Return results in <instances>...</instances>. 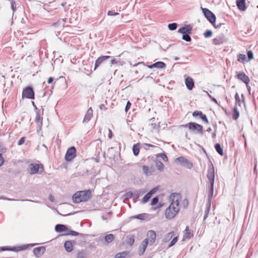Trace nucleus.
<instances>
[{
  "mask_svg": "<svg viewBox=\"0 0 258 258\" xmlns=\"http://www.w3.org/2000/svg\"><path fill=\"white\" fill-rule=\"evenodd\" d=\"M117 61L115 59H112L111 60V64H115V63H117Z\"/></svg>",
  "mask_w": 258,
  "mask_h": 258,
  "instance_id": "64",
  "label": "nucleus"
},
{
  "mask_svg": "<svg viewBox=\"0 0 258 258\" xmlns=\"http://www.w3.org/2000/svg\"><path fill=\"white\" fill-rule=\"evenodd\" d=\"M49 200L51 202H54V201H55L54 198L53 197V196L51 194H50L49 196Z\"/></svg>",
  "mask_w": 258,
  "mask_h": 258,
  "instance_id": "59",
  "label": "nucleus"
},
{
  "mask_svg": "<svg viewBox=\"0 0 258 258\" xmlns=\"http://www.w3.org/2000/svg\"><path fill=\"white\" fill-rule=\"evenodd\" d=\"M76 148L74 147L69 148L68 149L67 153L66 154V160L68 161H72L73 159L75 158V157L76 156Z\"/></svg>",
  "mask_w": 258,
  "mask_h": 258,
  "instance_id": "10",
  "label": "nucleus"
},
{
  "mask_svg": "<svg viewBox=\"0 0 258 258\" xmlns=\"http://www.w3.org/2000/svg\"><path fill=\"white\" fill-rule=\"evenodd\" d=\"M23 98L28 99L34 98V92L31 87L28 86L23 89L22 92Z\"/></svg>",
  "mask_w": 258,
  "mask_h": 258,
  "instance_id": "7",
  "label": "nucleus"
},
{
  "mask_svg": "<svg viewBox=\"0 0 258 258\" xmlns=\"http://www.w3.org/2000/svg\"><path fill=\"white\" fill-rule=\"evenodd\" d=\"M70 234L73 236H78L80 234L76 231L71 230Z\"/></svg>",
  "mask_w": 258,
  "mask_h": 258,
  "instance_id": "55",
  "label": "nucleus"
},
{
  "mask_svg": "<svg viewBox=\"0 0 258 258\" xmlns=\"http://www.w3.org/2000/svg\"><path fill=\"white\" fill-rule=\"evenodd\" d=\"M133 151L134 154L135 156H137L139 154L140 151V147L139 144H135L133 146Z\"/></svg>",
  "mask_w": 258,
  "mask_h": 258,
  "instance_id": "29",
  "label": "nucleus"
},
{
  "mask_svg": "<svg viewBox=\"0 0 258 258\" xmlns=\"http://www.w3.org/2000/svg\"><path fill=\"white\" fill-rule=\"evenodd\" d=\"M177 24L176 23H173L169 24L168 25V29L171 31H173L176 29L177 27Z\"/></svg>",
  "mask_w": 258,
  "mask_h": 258,
  "instance_id": "31",
  "label": "nucleus"
},
{
  "mask_svg": "<svg viewBox=\"0 0 258 258\" xmlns=\"http://www.w3.org/2000/svg\"><path fill=\"white\" fill-rule=\"evenodd\" d=\"M64 247L68 252H71L73 250V245L70 241H66L64 242Z\"/></svg>",
  "mask_w": 258,
  "mask_h": 258,
  "instance_id": "23",
  "label": "nucleus"
},
{
  "mask_svg": "<svg viewBox=\"0 0 258 258\" xmlns=\"http://www.w3.org/2000/svg\"><path fill=\"white\" fill-rule=\"evenodd\" d=\"M91 195L90 190L78 191L73 195L72 199L75 203L87 202L91 198Z\"/></svg>",
  "mask_w": 258,
  "mask_h": 258,
  "instance_id": "2",
  "label": "nucleus"
},
{
  "mask_svg": "<svg viewBox=\"0 0 258 258\" xmlns=\"http://www.w3.org/2000/svg\"><path fill=\"white\" fill-rule=\"evenodd\" d=\"M223 42L224 39L222 36H218L213 40V44L216 45H221L223 44Z\"/></svg>",
  "mask_w": 258,
  "mask_h": 258,
  "instance_id": "22",
  "label": "nucleus"
},
{
  "mask_svg": "<svg viewBox=\"0 0 258 258\" xmlns=\"http://www.w3.org/2000/svg\"><path fill=\"white\" fill-rule=\"evenodd\" d=\"M158 156L161 157L164 161H168V158L167 156L164 153L159 154Z\"/></svg>",
  "mask_w": 258,
  "mask_h": 258,
  "instance_id": "49",
  "label": "nucleus"
},
{
  "mask_svg": "<svg viewBox=\"0 0 258 258\" xmlns=\"http://www.w3.org/2000/svg\"><path fill=\"white\" fill-rule=\"evenodd\" d=\"M128 254V252L126 251L117 253L115 255L114 258H125Z\"/></svg>",
  "mask_w": 258,
  "mask_h": 258,
  "instance_id": "27",
  "label": "nucleus"
},
{
  "mask_svg": "<svg viewBox=\"0 0 258 258\" xmlns=\"http://www.w3.org/2000/svg\"><path fill=\"white\" fill-rule=\"evenodd\" d=\"M190 33L182 34V39L187 42H190L191 40V37L189 36Z\"/></svg>",
  "mask_w": 258,
  "mask_h": 258,
  "instance_id": "32",
  "label": "nucleus"
},
{
  "mask_svg": "<svg viewBox=\"0 0 258 258\" xmlns=\"http://www.w3.org/2000/svg\"><path fill=\"white\" fill-rule=\"evenodd\" d=\"M22 202H23V201H29V202H34V203H39L40 202H38V201H32V200H21Z\"/></svg>",
  "mask_w": 258,
  "mask_h": 258,
  "instance_id": "62",
  "label": "nucleus"
},
{
  "mask_svg": "<svg viewBox=\"0 0 258 258\" xmlns=\"http://www.w3.org/2000/svg\"><path fill=\"white\" fill-rule=\"evenodd\" d=\"M108 16H116L118 15L119 14L116 12H114L111 11H109L107 13Z\"/></svg>",
  "mask_w": 258,
  "mask_h": 258,
  "instance_id": "53",
  "label": "nucleus"
},
{
  "mask_svg": "<svg viewBox=\"0 0 258 258\" xmlns=\"http://www.w3.org/2000/svg\"><path fill=\"white\" fill-rule=\"evenodd\" d=\"M135 218H137V219H141V220H142V219H144V215L143 214H139L137 216H135Z\"/></svg>",
  "mask_w": 258,
  "mask_h": 258,
  "instance_id": "57",
  "label": "nucleus"
},
{
  "mask_svg": "<svg viewBox=\"0 0 258 258\" xmlns=\"http://www.w3.org/2000/svg\"><path fill=\"white\" fill-rule=\"evenodd\" d=\"M36 243L34 244H24L21 246H15V247H8V246H4L0 247V251H5V250H10L13 251H19L25 250L27 249L29 247H33L36 245Z\"/></svg>",
  "mask_w": 258,
  "mask_h": 258,
  "instance_id": "5",
  "label": "nucleus"
},
{
  "mask_svg": "<svg viewBox=\"0 0 258 258\" xmlns=\"http://www.w3.org/2000/svg\"><path fill=\"white\" fill-rule=\"evenodd\" d=\"M166 67V64L162 61H158L155 62L151 65L148 66V67L150 69H152L153 68H157L158 69H162Z\"/></svg>",
  "mask_w": 258,
  "mask_h": 258,
  "instance_id": "19",
  "label": "nucleus"
},
{
  "mask_svg": "<svg viewBox=\"0 0 258 258\" xmlns=\"http://www.w3.org/2000/svg\"><path fill=\"white\" fill-rule=\"evenodd\" d=\"M246 57L245 54H240L238 55V61L243 62V61L246 60Z\"/></svg>",
  "mask_w": 258,
  "mask_h": 258,
  "instance_id": "40",
  "label": "nucleus"
},
{
  "mask_svg": "<svg viewBox=\"0 0 258 258\" xmlns=\"http://www.w3.org/2000/svg\"><path fill=\"white\" fill-rule=\"evenodd\" d=\"M88 256V253L85 250H79L77 252V258H87Z\"/></svg>",
  "mask_w": 258,
  "mask_h": 258,
  "instance_id": "20",
  "label": "nucleus"
},
{
  "mask_svg": "<svg viewBox=\"0 0 258 258\" xmlns=\"http://www.w3.org/2000/svg\"><path fill=\"white\" fill-rule=\"evenodd\" d=\"M114 236L112 234H108L104 237L105 241L107 243L111 242L114 240Z\"/></svg>",
  "mask_w": 258,
  "mask_h": 258,
  "instance_id": "26",
  "label": "nucleus"
},
{
  "mask_svg": "<svg viewBox=\"0 0 258 258\" xmlns=\"http://www.w3.org/2000/svg\"><path fill=\"white\" fill-rule=\"evenodd\" d=\"M156 166L157 169L159 170H162L164 168V165L161 162L157 163Z\"/></svg>",
  "mask_w": 258,
  "mask_h": 258,
  "instance_id": "44",
  "label": "nucleus"
},
{
  "mask_svg": "<svg viewBox=\"0 0 258 258\" xmlns=\"http://www.w3.org/2000/svg\"><path fill=\"white\" fill-rule=\"evenodd\" d=\"M133 196V194L131 192H128L126 194V196L128 198H131Z\"/></svg>",
  "mask_w": 258,
  "mask_h": 258,
  "instance_id": "60",
  "label": "nucleus"
},
{
  "mask_svg": "<svg viewBox=\"0 0 258 258\" xmlns=\"http://www.w3.org/2000/svg\"><path fill=\"white\" fill-rule=\"evenodd\" d=\"M213 192H214V185H211L210 187L209 194L208 195V198H209V200H210L212 198V197L213 196Z\"/></svg>",
  "mask_w": 258,
  "mask_h": 258,
  "instance_id": "37",
  "label": "nucleus"
},
{
  "mask_svg": "<svg viewBox=\"0 0 258 258\" xmlns=\"http://www.w3.org/2000/svg\"><path fill=\"white\" fill-rule=\"evenodd\" d=\"M25 141V137H22L18 141V145H22L24 142Z\"/></svg>",
  "mask_w": 258,
  "mask_h": 258,
  "instance_id": "52",
  "label": "nucleus"
},
{
  "mask_svg": "<svg viewBox=\"0 0 258 258\" xmlns=\"http://www.w3.org/2000/svg\"><path fill=\"white\" fill-rule=\"evenodd\" d=\"M66 19H62L61 20H59V21H57V22L56 23H54V25H60L61 27H64V24L66 23Z\"/></svg>",
  "mask_w": 258,
  "mask_h": 258,
  "instance_id": "35",
  "label": "nucleus"
},
{
  "mask_svg": "<svg viewBox=\"0 0 258 258\" xmlns=\"http://www.w3.org/2000/svg\"><path fill=\"white\" fill-rule=\"evenodd\" d=\"M11 8L13 12H15L16 10V3L14 0H11Z\"/></svg>",
  "mask_w": 258,
  "mask_h": 258,
  "instance_id": "48",
  "label": "nucleus"
},
{
  "mask_svg": "<svg viewBox=\"0 0 258 258\" xmlns=\"http://www.w3.org/2000/svg\"><path fill=\"white\" fill-rule=\"evenodd\" d=\"M245 0H236V5L239 9L241 11H243L245 10Z\"/></svg>",
  "mask_w": 258,
  "mask_h": 258,
  "instance_id": "21",
  "label": "nucleus"
},
{
  "mask_svg": "<svg viewBox=\"0 0 258 258\" xmlns=\"http://www.w3.org/2000/svg\"><path fill=\"white\" fill-rule=\"evenodd\" d=\"M237 78L239 80H241L246 85L248 84V83L250 81V80H249L248 77L247 76H246L244 73L240 72L237 74Z\"/></svg>",
  "mask_w": 258,
  "mask_h": 258,
  "instance_id": "14",
  "label": "nucleus"
},
{
  "mask_svg": "<svg viewBox=\"0 0 258 258\" xmlns=\"http://www.w3.org/2000/svg\"><path fill=\"white\" fill-rule=\"evenodd\" d=\"M131 106V103L130 101H128L126 104L125 107V111L127 112L128 110L130 109Z\"/></svg>",
  "mask_w": 258,
  "mask_h": 258,
  "instance_id": "51",
  "label": "nucleus"
},
{
  "mask_svg": "<svg viewBox=\"0 0 258 258\" xmlns=\"http://www.w3.org/2000/svg\"><path fill=\"white\" fill-rule=\"evenodd\" d=\"M148 244H149L147 242L146 240H144L140 244L138 250V253L140 255H142L144 254Z\"/></svg>",
  "mask_w": 258,
  "mask_h": 258,
  "instance_id": "13",
  "label": "nucleus"
},
{
  "mask_svg": "<svg viewBox=\"0 0 258 258\" xmlns=\"http://www.w3.org/2000/svg\"><path fill=\"white\" fill-rule=\"evenodd\" d=\"M180 196L179 194L172 193L169 197L170 204L165 211V217L168 219H173L179 211V201Z\"/></svg>",
  "mask_w": 258,
  "mask_h": 258,
  "instance_id": "1",
  "label": "nucleus"
},
{
  "mask_svg": "<svg viewBox=\"0 0 258 258\" xmlns=\"http://www.w3.org/2000/svg\"><path fill=\"white\" fill-rule=\"evenodd\" d=\"M202 112L201 111L196 110L192 113V116L194 117L200 116L202 115Z\"/></svg>",
  "mask_w": 258,
  "mask_h": 258,
  "instance_id": "42",
  "label": "nucleus"
},
{
  "mask_svg": "<svg viewBox=\"0 0 258 258\" xmlns=\"http://www.w3.org/2000/svg\"><path fill=\"white\" fill-rule=\"evenodd\" d=\"M134 242L135 239L133 236L127 237L126 243L127 244L130 245V246H132L134 244Z\"/></svg>",
  "mask_w": 258,
  "mask_h": 258,
  "instance_id": "34",
  "label": "nucleus"
},
{
  "mask_svg": "<svg viewBox=\"0 0 258 258\" xmlns=\"http://www.w3.org/2000/svg\"><path fill=\"white\" fill-rule=\"evenodd\" d=\"M185 127H188L189 130L197 134L202 135L203 134V127L197 123L190 122L187 124L182 125Z\"/></svg>",
  "mask_w": 258,
  "mask_h": 258,
  "instance_id": "4",
  "label": "nucleus"
},
{
  "mask_svg": "<svg viewBox=\"0 0 258 258\" xmlns=\"http://www.w3.org/2000/svg\"><path fill=\"white\" fill-rule=\"evenodd\" d=\"M159 201L158 198L157 197H154L151 201V205L152 206L155 205L156 204L158 203Z\"/></svg>",
  "mask_w": 258,
  "mask_h": 258,
  "instance_id": "45",
  "label": "nucleus"
},
{
  "mask_svg": "<svg viewBox=\"0 0 258 258\" xmlns=\"http://www.w3.org/2000/svg\"><path fill=\"white\" fill-rule=\"evenodd\" d=\"M184 238H190L191 236V233L189 231V228L187 226L185 229Z\"/></svg>",
  "mask_w": 258,
  "mask_h": 258,
  "instance_id": "33",
  "label": "nucleus"
},
{
  "mask_svg": "<svg viewBox=\"0 0 258 258\" xmlns=\"http://www.w3.org/2000/svg\"><path fill=\"white\" fill-rule=\"evenodd\" d=\"M110 57V56L106 55V56H102L98 57L95 63V68L94 70H95L100 64H101L104 61L108 59Z\"/></svg>",
  "mask_w": 258,
  "mask_h": 258,
  "instance_id": "17",
  "label": "nucleus"
},
{
  "mask_svg": "<svg viewBox=\"0 0 258 258\" xmlns=\"http://www.w3.org/2000/svg\"><path fill=\"white\" fill-rule=\"evenodd\" d=\"M247 57H248V59H251L253 58V52H252V51L249 50L247 52Z\"/></svg>",
  "mask_w": 258,
  "mask_h": 258,
  "instance_id": "50",
  "label": "nucleus"
},
{
  "mask_svg": "<svg viewBox=\"0 0 258 258\" xmlns=\"http://www.w3.org/2000/svg\"><path fill=\"white\" fill-rule=\"evenodd\" d=\"M41 173L44 170L43 166L42 164L31 163L28 166L29 173L31 174H34L38 172Z\"/></svg>",
  "mask_w": 258,
  "mask_h": 258,
  "instance_id": "6",
  "label": "nucleus"
},
{
  "mask_svg": "<svg viewBox=\"0 0 258 258\" xmlns=\"http://www.w3.org/2000/svg\"><path fill=\"white\" fill-rule=\"evenodd\" d=\"M201 119L207 123H209L208 119L206 115L202 113V115L200 116Z\"/></svg>",
  "mask_w": 258,
  "mask_h": 258,
  "instance_id": "47",
  "label": "nucleus"
},
{
  "mask_svg": "<svg viewBox=\"0 0 258 258\" xmlns=\"http://www.w3.org/2000/svg\"><path fill=\"white\" fill-rule=\"evenodd\" d=\"M93 116V110L91 107H90L85 114L84 119L83 123L88 122Z\"/></svg>",
  "mask_w": 258,
  "mask_h": 258,
  "instance_id": "15",
  "label": "nucleus"
},
{
  "mask_svg": "<svg viewBox=\"0 0 258 258\" xmlns=\"http://www.w3.org/2000/svg\"><path fill=\"white\" fill-rule=\"evenodd\" d=\"M235 98L236 104H238V105L240 106L241 102H240L239 96L237 93H236Z\"/></svg>",
  "mask_w": 258,
  "mask_h": 258,
  "instance_id": "46",
  "label": "nucleus"
},
{
  "mask_svg": "<svg viewBox=\"0 0 258 258\" xmlns=\"http://www.w3.org/2000/svg\"><path fill=\"white\" fill-rule=\"evenodd\" d=\"M203 12L205 17L209 21V22L216 28L220 27L222 24L219 23L216 24V16L209 10L207 8H202Z\"/></svg>",
  "mask_w": 258,
  "mask_h": 258,
  "instance_id": "3",
  "label": "nucleus"
},
{
  "mask_svg": "<svg viewBox=\"0 0 258 258\" xmlns=\"http://www.w3.org/2000/svg\"><path fill=\"white\" fill-rule=\"evenodd\" d=\"M176 162H178L182 166L187 167L188 169H191L193 166V164L191 162L188 160L183 156H180L175 160Z\"/></svg>",
  "mask_w": 258,
  "mask_h": 258,
  "instance_id": "8",
  "label": "nucleus"
},
{
  "mask_svg": "<svg viewBox=\"0 0 258 258\" xmlns=\"http://www.w3.org/2000/svg\"><path fill=\"white\" fill-rule=\"evenodd\" d=\"M212 35V32L211 30H207L204 33V36L205 38H209Z\"/></svg>",
  "mask_w": 258,
  "mask_h": 258,
  "instance_id": "41",
  "label": "nucleus"
},
{
  "mask_svg": "<svg viewBox=\"0 0 258 258\" xmlns=\"http://www.w3.org/2000/svg\"><path fill=\"white\" fill-rule=\"evenodd\" d=\"M157 189V188H154L152 189H151L149 192H148L151 196H152L153 194H154L156 191Z\"/></svg>",
  "mask_w": 258,
  "mask_h": 258,
  "instance_id": "56",
  "label": "nucleus"
},
{
  "mask_svg": "<svg viewBox=\"0 0 258 258\" xmlns=\"http://www.w3.org/2000/svg\"><path fill=\"white\" fill-rule=\"evenodd\" d=\"M156 239V234L154 230H149L147 233V238L144 240H147V242L149 245H153Z\"/></svg>",
  "mask_w": 258,
  "mask_h": 258,
  "instance_id": "9",
  "label": "nucleus"
},
{
  "mask_svg": "<svg viewBox=\"0 0 258 258\" xmlns=\"http://www.w3.org/2000/svg\"><path fill=\"white\" fill-rule=\"evenodd\" d=\"M207 178H208L210 185H214L215 181V171L213 165L209 167Z\"/></svg>",
  "mask_w": 258,
  "mask_h": 258,
  "instance_id": "11",
  "label": "nucleus"
},
{
  "mask_svg": "<svg viewBox=\"0 0 258 258\" xmlns=\"http://www.w3.org/2000/svg\"><path fill=\"white\" fill-rule=\"evenodd\" d=\"M151 197V196L148 193H147L142 199V202H141L142 203H143V204L146 203L149 201V200L150 199Z\"/></svg>",
  "mask_w": 258,
  "mask_h": 258,
  "instance_id": "36",
  "label": "nucleus"
},
{
  "mask_svg": "<svg viewBox=\"0 0 258 258\" xmlns=\"http://www.w3.org/2000/svg\"><path fill=\"white\" fill-rule=\"evenodd\" d=\"M209 212V208L208 209H207V210H206L205 211V216H204V220H205L207 217H208V214Z\"/></svg>",
  "mask_w": 258,
  "mask_h": 258,
  "instance_id": "61",
  "label": "nucleus"
},
{
  "mask_svg": "<svg viewBox=\"0 0 258 258\" xmlns=\"http://www.w3.org/2000/svg\"><path fill=\"white\" fill-rule=\"evenodd\" d=\"M0 199H2V200H7V201H19L18 200H16V199H10V198H5L3 196L2 197V198H0Z\"/></svg>",
  "mask_w": 258,
  "mask_h": 258,
  "instance_id": "54",
  "label": "nucleus"
},
{
  "mask_svg": "<svg viewBox=\"0 0 258 258\" xmlns=\"http://www.w3.org/2000/svg\"><path fill=\"white\" fill-rule=\"evenodd\" d=\"M142 170L143 172L146 175H148L150 174V172L149 170V168L148 166L144 165L142 166Z\"/></svg>",
  "mask_w": 258,
  "mask_h": 258,
  "instance_id": "38",
  "label": "nucleus"
},
{
  "mask_svg": "<svg viewBox=\"0 0 258 258\" xmlns=\"http://www.w3.org/2000/svg\"><path fill=\"white\" fill-rule=\"evenodd\" d=\"M53 78L52 77H50L48 79L47 83L48 84H50L53 82Z\"/></svg>",
  "mask_w": 258,
  "mask_h": 258,
  "instance_id": "63",
  "label": "nucleus"
},
{
  "mask_svg": "<svg viewBox=\"0 0 258 258\" xmlns=\"http://www.w3.org/2000/svg\"><path fill=\"white\" fill-rule=\"evenodd\" d=\"M239 116V111L237 108V107H234L233 108V119L234 120H236Z\"/></svg>",
  "mask_w": 258,
  "mask_h": 258,
  "instance_id": "30",
  "label": "nucleus"
},
{
  "mask_svg": "<svg viewBox=\"0 0 258 258\" xmlns=\"http://www.w3.org/2000/svg\"><path fill=\"white\" fill-rule=\"evenodd\" d=\"M45 251V247L44 246L38 247L34 248L33 250V253L37 258L41 257Z\"/></svg>",
  "mask_w": 258,
  "mask_h": 258,
  "instance_id": "12",
  "label": "nucleus"
},
{
  "mask_svg": "<svg viewBox=\"0 0 258 258\" xmlns=\"http://www.w3.org/2000/svg\"><path fill=\"white\" fill-rule=\"evenodd\" d=\"M174 235V232H170L169 233H167L165 235L163 239V242H168L173 237Z\"/></svg>",
  "mask_w": 258,
  "mask_h": 258,
  "instance_id": "25",
  "label": "nucleus"
},
{
  "mask_svg": "<svg viewBox=\"0 0 258 258\" xmlns=\"http://www.w3.org/2000/svg\"><path fill=\"white\" fill-rule=\"evenodd\" d=\"M185 84L187 88L191 90L192 89L194 86V82L193 79L190 77H187L185 80Z\"/></svg>",
  "mask_w": 258,
  "mask_h": 258,
  "instance_id": "18",
  "label": "nucleus"
},
{
  "mask_svg": "<svg viewBox=\"0 0 258 258\" xmlns=\"http://www.w3.org/2000/svg\"><path fill=\"white\" fill-rule=\"evenodd\" d=\"M192 28L190 25H186L178 29V32L180 34L191 33Z\"/></svg>",
  "mask_w": 258,
  "mask_h": 258,
  "instance_id": "16",
  "label": "nucleus"
},
{
  "mask_svg": "<svg viewBox=\"0 0 258 258\" xmlns=\"http://www.w3.org/2000/svg\"><path fill=\"white\" fill-rule=\"evenodd\" d=\"M177 239H178V237L176 236V237H175L172 240V241H171V242L170 243V244H169L168 245V247H170L171 246H172L173 245H174L176 242H177Z\"/></svg>",
  "mask_w": 258,
  "mask_h": 258,
  "instance_id": "43",
  "label": "nucleus"
},
{
  "mask_svg": "<svg viewBox=\"0 0 258 258\" xmlns=\"http://www.w3.org/2000/svg\"><path fill=\"white\" fill-rule=\"evenodd\" d=\"M4 159L2 157V154H0V167L4 164Z\"/></svg>",
  "mask_w": 258,
  "mask_h": 258,
  "instance_id": "58",
  "label": "nucleus"
},
{
  "mask_svg": "<svg viewBox=\"0 0 258 258\" xmlns=\"http://www.w3.org/2000/svg\"><path fill=\"white\" fill-rule=\"evenodd\" d=\"M67 227L66 225L62 224H57L55 227V230L58 232H61L66 231Z\"/></svg>",
  "mask_w": 258,
  "mask_h": 258,
  "instance_id": "24",
  "label": "nucleus"
},
{
  "mask_svg": "<svg viewBox=\"0 0 258 258\" xmlns=\"http://www.w3.org/2000/svg\"><path fill=\"white\" fill-rule=\"evenodd\" d=\"M215 148L216 150V151L220 155H223V149L221 147V145L220 144H216L215 145Z\"/></svg>",
  "mask_w": 258,
  "mask_h": 258,
  "instance_id": "28",
  "label": "nucleus"
},
{
  "mask_svg": "<svg viewBox=\"0 0 258 258\" xmlns=\"http://www.w3.org/2000/svg\"><path fill=\"white\" fill-rule=\"evenodd\" d=\"M35 121L37 123H39V122H40L41 124H42V118L40 116V114L39 113H36Z\"/></svg>",
  "mask_w": 258,
  "mask_h": 258,
  "instance_id": "39",
  "label": "nucleus"
}]
</instances>
